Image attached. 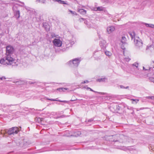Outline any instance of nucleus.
Instances as JSON below:
<instances>
[{"mask_svg": "<svg viewBox=\"0 0 154 154\" xmlns=\"http://www.w3.org/2000/svg\"><path fill=\"white\" fill-rule=\"evenodd\" d=\"M6 49L5 56L0 60V63L3 65H11L14 63V59L13 57V55L14 50L11 45L7 46Z\"/></svg>", "mask_w": 154, "mask_h": 154, "instance_id": "obj_1", "label": "nucleus"}, {"mask_svg": "<svg viewBox=\"0 0 154 154\" xmlns=\"http://www.w3.org/2000/svg\"><path fill=\"white\" fill-rule=\"evenodd\" d=\"M134 43L136 48L141 49L143 47V43L141 39L138 37H136L134 39Z\"/></svg>", "mask_w": 154, "mask_h": 154, "instance_id": "obj_2", "label": "nucleus"}, {"mask_svg": "<svg viewBox=\"0 0 154 154\" xmlns=\"http://www.w3.org/2000/svg\"><path fill=\"white\" fill-rule=\"evenodd\" d=\"M81 60L80 58H76L73 59L72 60L69 61L68 63L69 65H73L77 67Z\"/></svg>", "mask_w": 154, "mask_h": 154, "instance_id": "obj_3", "label": "nucleus"}, {"mask_svg": "<svg viewBox=\"0 0 154 154\" xmlns=\"http://www.w3.org/2000/svg\"><path fill=\"white\" fill-rule=\"evenodd\" d=\"M19 131V129L17 127H12L8 130V133L9 135L14 134H17Z\"/></svg>", "mask_w": 154, "mask_h": 154, "instance_id": "obj_4", "label": "nucleus"}, {"mask_svg": "<svg viewBox=\"0 0 154 154\" xmlns=\"http://www.w3.org/2000/svg\"><path fill=\"white\" fill-rule=\"evenodd\" d=\"M13 10L14 12V16L17 19H18L20 17V13L19 9L17 8V6L14 5L13 7Z\"/></svg>", "mask_w": 154, "mask_h": 154, "instance_id": "obj_5", "label": "nucleus"}, {"mask_svg": "<svg viewBox=\"0 0 154 154\" xmlns=\"http://www.w3.org/2000/svg\"><path fill=\"white\" fill-rule=\"evenodd\" d=\"M54 45L57 47H60L61 46L62 42L60 40L58 39L55 38L53 41Z\"/></svg>", "mask_w": 154, "mask_h": 154, "instance_id": "obj_6", "label": "nucleus"}, {"mask_svg": "<svg viewBox=\"0 0 154 154\" xmlns=\"http://www.w3.org/2000/svg\"><path fill=\"white\" fill-rule=\"evenodd\" d=\"M13 2H11L14 4V5H16L17 6V8H18V6L23 7L24 6V2H21L19 1H13Z\"/></svg>", "mask_w": 154, "mask_h": 154, "instance_id": "obj_7", "label": "nucleus"}, {"mask_svg": "<svg viewBox=\"0 0 154 154\" xmlns=\"http://www.w3.org/2000/svg\"><path fill=\"white\" fill-rule=\"evenodd\" d=\"M107 31L109 34H110L115 30V28L113 26H109L107 27Z\"/></svg>", "mask_w": 154, "mask_h": 154, "instance_id": "obj_8", "label": "nucleus"}, {"mask_svg": "<svg viewBox=\"0 0 154 154\" xmlns=\"http://www.w3.org/2000/svg\"><path fill=\"white\" fill-rule=\"evenodd\" d=\"M92 10L95 11H102L104 10V8L102 6L98 7L97 8H93Z\"/></svg>", "mask_w": 154, "mask_h": 154, "instance_id": "obj_9", "label": "nucleus"}, {"mask_svg": "<svg viewBox=\"0 0 154 154\" xmlns=\"http://www.w3.org/2000/svg\"><path fill=\"white\" fill-rule=\"evenodd\" d=\"M43 27L45 29L46 31H48L49 30L50 26L48 24L46 23H43Z\"/></svg>", "mask_w": 154, "mask_h": 154, "instance_id": "obj_10", "label": "nucleus"}, {"mask_svg": "<svg viewBox=\"0 0 154 154\" xmlns=\"http://www.w3.org/2000/svg\"><path fill=\"white\" fill-rule=\"evenodd\" d=\"M100 45L102 48L104 49L106 47V42L104 41H101L100 43Z\"/></svg>", "mask_w": 154, "mask_h": 154, "instance_id": "obj_11", "label": "nucleus"}, {"mask_svg": "<svg viewBox=\"0 0 154 154\" xmlns=\"http://www.w3.org/2000/svg\"><path fill=\"white\" fill-rule=\"evenodd\" d=\"M78 11L81 14H86V10L83 9H78Z\"/></svg>", "mask_w": 154, "mask_h": 154, "instance_id": "obj_12", "label": "nucleus"}, {"mask_svg": "<svg viewBox=\"0 0 154 154\" xmlns=\"http://www.w3.org/2000/svg\"><path fill=\"white\" fill-rule=\"evenodd\" d=\"M143 24L147 27L154 28V25L152 24H149L146 23H143Z\"/></svg>", "mask_w": 154, "mask_h": 154, "instance_id": "obj_13", "label": "nucleus"}, {"mask_svg": "<svg viewBox=\"0 0 154 154\" xmlns=\"http://www.w3.org/2000/svg\"><path fill=\"white\" fill-rule=\"evenodd\" d=\"M107 79L105 77L97 79V81L100 82H105L106 80H107Z\"/></svg>", "mask_w": 154, "mask_h": 154, "instance_id": "obj_14", "label": "nucleus"}, {"mask_svg": "<svg viewBox=\"0 0 154 154\" xmlns=\"http://www.w3.org/2000/svg\"><path fill=\"white\" fill-rule=\"evenodd\" d=\"M67 89H68V88H57V90L59 91H60V92H61L62 91H65V90H67Z\"/></svg>", "mask_w": 154, "mask_h": 154, "instance_id": "obj_15", "label": "nucleus"}, {"mask_svg": "<svg viewBox=\"0 0 154 154\" xmlns=\"http://www.w3.org/2000/svg\"><path fill=\"white\" fill-rule=\"evenodd\" d=\"M129 35L131 38L132 39H133V38H135L136 37H135V33L134 32H132L131 33H129Z\"/></svg>", "mask_w": 154, "mask_h": 154, "instance_id": "obj_16", "label": "nucleus"}, {"mask_svg": "<svg viewBox=\"0 0 154 154\" xmlns=\"http://www.w3.org/2000/svg\"><path fill=\"white\" fill-rule=\"evenodd\" d=\"M126 41V38L125 36H122V38L121 42L122 43L124 44L125 43Z\"/></svg>", "mask_w": 154, "mask_h": 154, "instance_id": "obj_17", "label": "nucleus"}, {"mask_svg": "<svg viewBox=\"0 0 154 154\" xmlns=\"http://www.w3.org/2000/svg\"><path fill=\"white\" fill-rule=\"evenodd\" d=\"M46 0H36V2L42 4L45 3Z\"/></svg>", "mask_w": 154, "mask_h": 154, "instance_id": "obj_18", "label": "nucleus"}, {"mask_svg": "<svg viewBox=\"0 0 154 154\" xmlns=\"http://www.w3.org/2000/svg\"><path fill=\"white\" fill-rule=\"evenodd\" d=\"M132 66L133 67L135 66L137 68L138 66V63H137L135 62L132 64Z\"/></svg>", "mask_w": 154, "mask_h": 154, "instance_id": "obj_19", "label": "nucleus"}, {"mask_svg": "<svg viewBox=\"0 0 154 154\" xmlns=\"http://www.w3.org/2000/svg\"><path fill=\"white\" fill-rule=\"evenodd\" d=\"M84 21V23L85 24H86L88 26V27L89 28L91 26L89 25V22H88L87 21L85 20Z\"/></svg>", "mask_w": 154, "mask_h": 154, "instance_id": "obj_20", "label": "nucleus"}, {"mask_svg": "<svg viewBox=\"0 0 154 154\" xmlns=\"http://www.w3.org/2000/svg\"><path fill=\"white\" fill-rule=\"evenodd\" d=\"M119 87L120 88H122V89L123 88V89H128L129 88L128 86H127L126 87H125L124 86H123V85H119Z\"/></svg>", "mask_w": 154, "mask_h": 154, "instance_id": "obj_21", "label": "nucleus"}, {"mask_svg": "<svg viewBox=\"0 0 154 154\" xmlns=\"http://www.w3.org/2000/svg\"><path fill=\"white\" fill-rule=\"evenodd\" d=\"M131 100L134 102H132V103H133V104L134 103H135L136 104L137 103H138V102L139 101V100H138V99L135 100V99H131Z\"/></svg>", "mask_w": 154, "mask_h": 154, "instance_id": "obj_22", "label": "nucleus"}, {"mask_svg": "<svg viewBox=\"0 0 154 154\" xmlns=\"http://www.w3.org/2000/svg\"><path fill=\"white\" fill-rule=\"evenodd\" d=\"M131 60V59L128 57H125L124 59V60L126 62H128Z\"/></svg>", "mask_w": 154, "mask_h": 154, "instance_id": "obj_23", "label": "nucleus"}, {"mask_svg": "<svg viewBox=\"0 0 154 154\" xmlns=\"http://www.w3.org/2000/svg\"><path fill=\"white\" fill-rule=\"evenodd\" d=\"M105 54L106 55L109 56H111V53L109 51H106L105 52Z\"/></svg>", "mask_w": 154, "mask_h": 154, "instance_id": "obj_24", "label": "nucleus"}, {"mask_svg": "<svg viewBox=\"0 0 154 154\" xmlns=\"http://www.w3.org/2000/svg\"><path fill=\"white\" fill-rule=\"evenodd\" d=\"M151 48H153V46L152 45H150L149 46H147L146 48V50H150L151 49Z\"/></svg>", "mask_w": 154, "mask_h": 154, "instance_id": "obj_25", "label": "nucleus"}, {"mask_svg": "<svg viewBox=\"0 0 154 154\" xmlns=\"http://www.w3.org/2000/svg\"><path fill=\"white\" fill-rule=\"evenodd\" d=\"M47 99L48 100H51V101H59L60 102H65V101H61V100H56V99Z\"/></svg>", "mask_w": 154, "mask_h": 154, "instance_id": "obj_26", "label": "nucleus"}, {"mask_svg": "<svg viewBox=\"0 0 154 154\" xmlns=\"http://www.w3.org/2000/svg\"><path fill=\"white\" fill-rule=\"evenodd\" d=\"M149 80L154 83V78L152 77H150L149 79Z\"/></svg>", "mask_w": 154, "mask_h": 154, "instance_id": "obj_27", "label": "nucleus"}, {"mask_svg": "<svg viewBox=\"0 0 154 154\" xmlns=\"http://www.w3.org/2000/svg\"><path fill=\"white\" fill-rule=\"evenodd\" d=\"M69 11L73 15H76V13L75 11H73L70 10H69Z\"/></svg>", "mask_w": 154, "mask_h": 154, "instance_id": "obj_28", "label": "nucleus"}, {"mask_svg": "<svg viewBox=\"0 0 154 154\" xmlns=\"http://www.w3.org/2000/svg\"><path fill=\"white\" fill-rule=\"evenodd\" d=\"M53 1L55 2H57L60 4H61V2H62V1L61 0H53Z\"/></svg>", "mask_w": 154, "mask_h": 154, "instance_id": "obj_29", "label": "nucleus"}, {"mask_svg": "<svg viewBox=\"0 0 154 154\" xmlns=\"http://www.w3.org/2000/svg\"><path fill=\"white\" fill-rule=\"evenodd\" d=\"M151 68L148 67L147 69H146L144 67H143V69L144 70H150Z\"/></svg>", "mask_w": 154, "mask_h": 154, "instance_id": "obj_30", "label": "nucleus"}, {"mask_svg": "<svg viewBox=\"0 0 154 154\" xmlns=\"http://www.w3.org/2000/svg\"><path fill=\"white\" fill-rule=\"evenodd\" d=\"M85 19L83 18H81L79 19V21H80V22H81L85 21Z\"/></svg>", "mask_w": 154, "mask_h": 154, "instance_id": "obj_31", "label": "nucleus"}, {"mask_svg": "<svg viewBox=\"0 0 154 154\" xmlns=\"http://www.w3.org/2000/svg\"><path fill=\"white\" fill-rule=\"evenodd\" d=\"M51 36L52 37H57V35H55V34L53 33L51 34Z\"/></svg>", "mask_w": 154, "mask_h": 154, "instance_id": "obj_32", "label": "nucleus"}, {"mask_svg": "<svg viewBox=\"0 0 154 154\" xmlns=\"http://www.w3.org/2000/svg\"><path fill=\"white\" fill-rule=\"evenodd\" d=\"M21 82L20 81H18L16 83V84L17 85H22L23 84V83H20Z\"/></svg>", "mask_w": 154, "mask_h": 154, "instance_id": "obj_33", "label": "nucleus"}, {"mask_svg": "<svg viewBox=\"0 0 154 154\" xmlns=\"http://www.w3.org/2000/svg\"><path fill=\"white\" fill-rule=\"evenodd\" d=\"M97 93L100 94H101V95H104L106 94V93H103V92H97Z\"/></svg>", "mask_w": 154, "mask_h": 154, "instance_id": "obj_34", "label": "nucleus"}, {"mask_svg": "<svg viewBox=\"0 0 154 154\" xmlns=\"http://www.w3.org/2000/svg\"><path fill=\"white\" fill-rule=\"evenodd\" d=\"M5 79L6 78L5 77H0V79H1V80Z\"/></svg>", "mask_w": 154, "mask_h": 154, "instance_id": "obj_35", "label": "nucleus"}, {"mask_svg": "<svg viewBox=\"0 0 154 154\" xmlns=\"http://www.w3.org/2000/svg\"><path fill=\"white\" fill-rule=\"evenodd\" d=\"M76 134H77V136H76V135H75L76 136H79V135H80L81 134V133H80V132H78L76 133Z\"/></svg>", "mask_w": 154, "mask_h": 154, "instance_id": "obj_36", "label": "nucleus"}, {"mask_svg": "<svg viewBox=\"0 0 154 154\" xmlns=\"http://www.w3.org/2000/svg\"><path fill=\"white\" fill-rule=\"evenodd\" d=\"M90 90L91 91H93V92H95V93H97V91H95L94 90H93L92 89H91V88H90Z\"/></svg>", "mask_w": 154, "mask_h": 154, "instance_id": "obj_37", "label": "nucleus"}, {"mask_svg": "<svg viewBox=\"0 0 154 154\" xmlns=\"http://www.w3.org/2000/svg\"><path fill=\"white\" fill-rule=\"evenodd\" d=\"M88 82V81L87 80L86 81H84L83 82H82V83H86L87 82Z\"/></svg>", "mask_w": 154, "mask_h": 154, "instance_id": "obj_38", "label": "nucleus"}, {"mask_svg": "<svg viewBox=\"0 0 154 154\" xmlns=\"http://www.w3.org/2000/svg\"><path fill=\"white\" fill-rule=\"evenodd\" d=\"M150 99L152 100H154V96H151Z\"/></svg>", "mask_w": 154, "mask_h": 154, "instance_id": "obj_39", "label": "nucleus"}, {"mask_svg": "<svg viewBox=\"0 0 154 154\" xmlns=\"http://www.w3.org/2000/svg\"><path fill=\"white\" fill-rule=\"evenodd\" d=\"M93 119H90L88 120V122H91L92 121H93Z\"/></svg>", "mask_w": 154, "mask_h": 154, "instance_id": "obj_40", "label": "nucleus"}, {"mask_svg": "<svg viewBox=\"0 0 154 154\" xmlns=\"http://www.w3.org/2000/svg\"><path fill=\"white\" fill-rule=\"evenodd\" d=\"M62 2H61V4H66V3L64 1H62Z\"/></svg>", "mask_w": 154, "mask_h": 154, "instance_id": "obj_41", "label": "nucleus"}, {"mask_svg": "<svg viewBox=\"0 0 154 154\" xmlns=\"http://www.w3.org/2000/svg\"><path fill=\"white\" fill-rule=\"evenodd\" d=\"M150 97H151V96H148V97H146V98L147 99H150Z\"/></svg>", "mask_w": 154, "mask_h": 154, "instance_id": "obj_42", "label": "nucleus"}, {"mask_svg": "<svg viewBox=\"0 0 154 154\" xmlns=\"http://www.w3.org/2000/svg\"><path fill=\"white\" fill-rule=\"evenodd\" d=\"M70 42V46H71L73 44H74V42Z\"/></svg>", "mask_w": 154, "mask_h": 154, "instance_id": "obj_43", "label": "nucleus"}, {"mask_svg": "<svg viewBox=\"0 0 154 154\" xmlns=\"http://www.w3.org/2000/svg\"><path fill=\"white\" fill-rule=\"evenodd\" d=\"M38 121L40 120V121H42V119H41V118H39L38 119Z\"/></svg>", "mask_w": 154, "mask_h": 154, "instance_id": "obj_44", "label": "nucleus"}, {"mask_svg": "<svg viewBox=\"0 0 154 154\" xmlns=\"http://www.w3.org/2000/svg\"><path fill=\"white\" fill-rule=\"evenodd\" d=\"M152 64H153V65H152L153 68H154V62H152Z\"/></svg>", "mask_w": 154, "mask_h": 154, "instance_id": "obj_45", "label": "nucleus"}, {"mask_svg": "<svg viewBox=\"0 0 154 154\" xmlns=\"http://www.w3.org/2000/svg\"><path fill=\"white\" fill-rule=\"evenodd\" d=\"M25 8H26L27 10H28V9H27V8L26 6H25Z\"/></svg>", "mask_w": 154, "mask_h": 154, "instance_id": "obj_46", "label": "nucleus"}, {"mask_svg": "<svg viewBox=\"0 0 154 154\" xmlns=\"http://www.w3.org/2000/svg\"><path fill=\"white\" fill-rule=\"evenodd\" d=\"M121 149H122V150H124L125 149V148H122Z\"/></svg>", "mask_w": 154, "mask_h": 154, "instance_id": "obj_47", "label": "nucleus"}, {"mask_svg": "<svg viewBox=\"0 0 154 154\" xmlns=\"http://www.w3.org/2000/svg\"><path fill=\"white\" fill-rule=\"evenodd\" d=\"M90 88H89V87H87V89H90Z\"/></svg>", "mask_w": 154, "mask_h": 154, "instance_id": "obj_48", "label": "nucleus"}, {"mask_svg": "<svg viewBox=\"0 0 154 154\" xmlns=\"http://www.w3.org/2000/svg\"><path fill=\"white\" fill-rule=\"evenodd\" d=\"M75 100H71V101H75Z\"/></svg>", "mask_w": 154, "mask_h": 154, "instance_id": "obj_49", "label": "nucleus"}, {"mask_svg": "<svg viewBox=\"0 0 154 154\" xmlns=\"http://www.w3.org/2000/svg\"><path fill=\"white\" fill-rule=\"evenodd\" d=\"M2 3V2L1 1H0V4H1Z\"/></svg>", "mask_w": 154, "mask_h": 154, "instance_id": "obj_50", "label": "nucleus"}, {"mask_svg": "<svg viewBox=\"0 0 154 154\" xmlns=\"http://www.w3.org/2000/svg\"><path fill=\"white\" fill-rule=\"evenodd\" d=\"M66 43H68V42H67H67H66Z\"/></svg>", "mask_w": 154, "mask_h": 154, "instance_id": "obj_51", "label": "nucleus"}, {"mask_svg": "<svg viewBox=\"0 0 154 154\" xmlns=\"http://www.w3.org/2000/svg\"><path fill=\"white\" fill-rule=\"evenodd\" d=\"M12 66H13V64H12Z\"/></svg>", "mask_w": 154, "mask_h": 154, "instance_id": "obj_52", "label": "nucleus"}]
</instances>
